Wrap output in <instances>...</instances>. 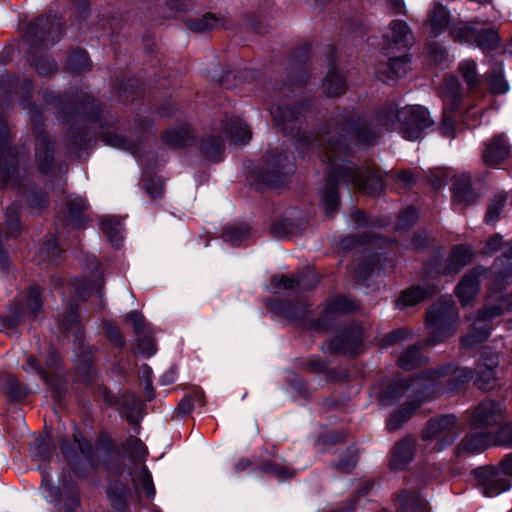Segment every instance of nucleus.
I'll return each instance as SVG.
<instances>
[{"instance_id": "f257e3e1", "label": "nucleus", "mask_w": 512, "mask_h": 512, "mask_svg": "<svg viewBox=\"0 0 512 512\" xmlns=\"http://www.w3.org/2000/svg\"><path fill=\"white\" fill-rule=\"evenodd\" d=\"M433 125L426 108L420 105L398 108L397 104L383 105L370 123L352 126L346 120H330L325 130L313 139L301 136L298 141L300 153L315 151L320 160L328 167L324 190L321 192L325 212L331 216L339 204L338 183L351 185L360 191L376 195L384 190L381 173L376 168L360 169L347 161L350 147L347 140H355L361 145H373L382 130H397L403 138L415 141L422 131Z\"/></svg>"}, {"instance_id": "f03ea898", "label": "nucleus", "mask_w": 512, "mask_h": 512, "mask_svg": "<svg viewBox=\"0 0 512 512\" xmlns=\"http://www.w3.org/2000/svg\"><path fill=\"white\" fill-rule=\"evenodd\" d=\"M495 278L489 289L488 303L478 314L471 333L462 338V345L472 348L486 341L490 328L486 322L500 316L504 310H512V257L501 256L493 263Z\"/></svg>"}, {"instance_id": "7ed1b4c3", "label": "nucleus", "mask_w": 512, "mask_h": 512, "mask_svg": "<svg viewBox=\"0 0 512 512\" xmlns=\"http://www.w3.org/2000/svg\"><path fill=\"white\" fill-rule=\"evenodd\" d=\"M426 380L424 373L421 376L413 378L408 381H396L388 385L380 394L379 402L383 406H391L398 401L405 393L411 389L420 399L417 402L406 403L405 406L394 412L387 421V428L389 430L398 429L404 422H406L414 411L418 408L420 403L426 399H430L429 391L425 387Z\"/></svg>"}, {"instance_id": "20e7f679", "label": "nucleus", "mask_w": 512, "mask_h": 512, "mask_svg": "<svg viewBox=\"0 0 512 512\" xmlns=\"http://www.w3.org/2000/svg\"><path fill=\"white\" fill-rule=\"evenodd\" d=\"M457 309L451 299H440L427 311L426 327L429 336L422 345L432 347L444 342L456 331Z\"/></svg>"}, {"instance_id": "39448f33", "label": "nucleus", "mask_w": 512, "mask_h": 512, "mask_svg": "<svg viewBox=\"0 0 512 512\" xmlns=\"http://www.w3.org/2000/svg\"><path fill=\"white\" fill-rule=\"evenodd\" d=\"M454 41L479 47L483 51L497 48L499 36L497 30L480 21L457 22L450 28Z\"/></svg>"}, {"instance_id": "423d86ee", "label": "nucleus", "mask_w": 512, "mask_h": 512, "mask_svg": "<svg viewBox=\"0 0 512 512\" xmlns=\"http://www.w3.org/2000/svg\"><path fill=\"white\" fill-rule=\"evenodd\" d=\"M11 134L6 120L0 113V180L7 186L17 172L25 153L10 145Z\"/></svg>"}, {"instance_id": "0eeeda50", "label": "nucleus", "mask_w": 512, "mask_h": 512, "mask_svg": "<svg viewBox=\"0 0 512 512\" xmlns=\"http://www.w3.org/2000/svg\"><path fill=\"white\" fill-rule=\"evenodd\" d=\"M293 164L287 154L277 155L268 152L264 164L256 171L259 182L271 187H280L286 181V176L292 171Z\"/></svg>"}, {"instance_id": "6e6552de", "label": "nucleus", "mask_w": 512, "mask_h": 512, "mask_svg": "<svg viewBox=\"0 0 512 512\" xmlns=\"http://www.w3.org/2000/svg\"><path fill=\"white\" fill-rule=\"evenodd\" d=\"M459 433L456 417L452 414H446L427 422L422 430V439L424 441L438 440L436 449L440 451L445 446L450 445Z\"/></svg>"}, {"instance_id": "1a4fd4ad", "label": "nucleus", "mask_w": 512, "mask_h": 512, "mask_svg": "<svg viewBox=\"0 0 512 512\" xmlns=\"http://www.w3.org/2000/svg\"><path fill=\"white\" fill-rule=\"evenodd\" d=\"M505 410L504 403L486 399L469 414V426L473 430L501 426L505 419Z\"/></svg>"}, {"instance_id": "9d476101", "label": "nucleus", "mask_w": 512, "mask_h": 512, "mask_svg": "<svg viewBox=\"0 0 512 512\" xmlns=\"http://www.w3.org/2000/svg\"><path fill=\"white\" fill-rule=\"evenodd\" d=\"M440 95L444 103V115L440 125V131L444 136H453L455 131V119L448 114L454 111L461 101V85L457 78L447 77L440 87Z\"/></svg>"}, {"instance_id": "9b49d317", "label": "nucleus", "mask_w": 512, "mask_h": 512, "mask_svg": "<svg viewBox=\"0 0 512 512\" xmlns=\"http://www.w3.org/2000/svg\"><path fill=\"white\" fill-rule=\"evenodd\" d=\"M32 129L35 135V158L39 170L43 173L48 172L53 164V144L49 140L42 128V118L35 107L31 108Z\"/></svg>"}, {"instance_id": "f8f14e48", "label": "nucleus", "mask_w": 512, "mask_h": 512, "mask_svg": "<svg viewBox=\"0 0 512 512\" xmlns=\"http://www.w3.org/2000/svg\"><path fill=\"white\" fill-rule=\"evenodd\" d=\"M424 376L426 380L425 387L429 391L430 398H432L438 392L439 385L447 381L442 379L448 377L450 381L455 382V385L464 384L472 379L473 372L468 368L448 366L439 370L427 371Z\"/></svg>"}, {"instance_id": "ddd939ff", "label": "nucleus", "mask_w": 512, "mask_h": 512, "mask_svg": "<svg viewBox=\"0 0 512 512\" xmlns=\"http://www.w3.org/2000/svg\"><path fill=\"white\" fill-rule=\"evenodd\" d=\"M384 41L387 54H391L393 49L405 52L413 44L414 35L405 21L394 20L389 25Z\"/></svg>"}, {"instance_id": "4468645a", "label": "nucleus", "mask_w": 512, "mask_h": 512, "mask_svg": "<svg viewBox=\"0 0 512 512\" xmlns=\"http://www.w3.org/2000/svg\"><path fill=\"white\" fill-rule=\"evenodd\" d=\"M475 478L483 493L488 497L498 495L510 487V479L503 476L495 467H482L474 471Z\"/></svg>"}, {"instance_id": "2eb2a0df", "label": "nucleus", "mask_w": 512, "mask_h": 512, "mask_svg": "<svg viewBox=\"0 0 512 512\" xmlns=\"http://www.w3.org/2000/svg\"><path fill=\"white\" fill-rule=\"evenodd\" d=\"M510 153V145L503 134L495 135L485 144L482 159L486 166L501 164Z\"/></svg>"}, {"instance_id": "dca6fc26", "label": "nucleus", "mask_w": 512, "mask_h": 512, "mask_svg": "<svg viewBox=\"0 0 512 512\" xmlns=\"http://www.w3.org/2000/svg\"><path fill=\"white\" fill-rule=\"evenodd\" d=\"M451 23L450 11L441 3H434L427 13L424 23L429 36L437 37L449 27Z\"/></svg>"}, {"instance_id": "f3484780", "label": "nucleus", "mask_w": 512, "mask_h": 512, "mask_svg": "<svg viewBox=\"0 0 512 512\" xmlns=\"http://www.w3.org/2000/svg\"><path fill=\"white\" fill-rule=\"evenodd\" d=\"M258 469L279 481L291 479L296 475V471L277 455H273L271 458L264 454L261 455L258 461Z\"/></svg>"}, {"instance_id": "a211bd4d", "label": "nucleus", "mask_w": 512, "mask_h": 512, "mask_svg": "<svg viewBox=\"0 0 512 512\" xmlns=\"http://www.w3.org/2000/svg\"><path fill=\"white\" fill-rule=\"evenodd\" d=\"M491 445H497L495 433L489 430H473L464 437L458 448L470 453H479Z\"/></svg>"}, {"instance_id": "6ab92c4d", "label": "nucleus", "mask_w": 512, "mask_h": 512, "mask_svg": "<svg viewBox=\"0 0 512 512\" xmlns=\"http://www.w3.org/2000/svg\"><path fill=\"white\" fill-rule=\"evenodd\" d=\"M486 273L484 268H474L464 275L455 292L462 305L468 304L478 293L480 278Z\"/></svg>"}, {"instance_id": "aec40b11", "label": "nucleus", "mask_w": 512, "mask_h": 512, "mask_svg": "<svg viewBox=\"0 0 512 512\" xmlns=\"http://www.w3.org/2000/svg\"><path fill=\"white\" fill-rule=\"evenodd\" d=\"M416 440L406 437L399 441L393 448L390 466L394 470L404 469L414 458Z\"/></svg>"}, {"instance_id": "412c9836", "label": "nucleus", "mask_w": 512, "mask_h": 512, "mask_svg": "<svg viewBox=\"0 0 512 512\" xmlns=\"http://www.w3.org/2000/svg\"><path fill=\"white\" fill-rule=\"evenodd\" d=\"M387 55L389 56V62L377 70L379 78L385 82L392 80L394 77L403 76L407 72L410 62L405 52H401L397 56H393L392 53Z\"/></svg>"}, {"instance_id": "4be33fe9", "label": "nucleus", "mask_w": 512, "mask_h": 512, "mask_svg": "<svg viewBox=\"0 0 512 512\" xmlns=\"http://www.w3.org/2000/svg\"><path fill=\"white\" fill-rule=\"evenodd\" d=\"M473 256V251L470 246L459 245L452 248L450 256L443 268V274L453 275L458 273L464 266H466Z\"/></svg>"}, {"instance_id": "5701e85b", "label": "nucleus", "mask_w": 512, "mask_h": 512, "mask_svg": "<svg viewBox=\"0 0 512 512\" xmlns=\"http://www.w3.org/2000/svg\"><path fill=\"white\" fill-rule=\"evenodd\" d=\"M41 309V289L31 287L25 295V303L21 307L20 314L15 316V322L18 323L24 319H35L40 314Z\"/></svg>"}, {"instance_id": "b1692460", "label": "nucleus", "mask_w": 512, "mask_h": 512, "mask_svg": "<svg viewBox=\"0 0 512 512\" xmlns=\"http://www.w3.org/2000/svg\"><path fill=\"white\" fill-rule=\"evenodd\" d=\"M270 283L272 287L282 290H290L295 287L308 289L315 285L316 278L312 272L298 277L274 275L272 276Z\"/></svg>"}, {"instance_id": "393cba45", "label": "nucleus", "mask_w": 512, "mask_h": 512, "mask_svg": "<svg viewBox=\"0 0 512 512\" xmlns=\"http://www.w3.org/2000/svg\"><path fill=\"white\" fill-rule=\"evenodd\" d=\"M497 360L494 358L480 360L476 367V384L482 390L491 389L496 381Z\"/></svg>"}, {"instance_id": "a878e982", "label": "nucleus", "mask_w": 512, "mask_h": 512, "mask_svg": "<svg viewBox=\"0 0 512 512\" xmlns=\"http://www.w3.org/2000/svg\"><path fill=\"white\" fill-rule=\"evenodd\" d=\"M67 215L63 218L65 225L72 227L80 225L84 212L88 208L86 200L81 196H69L66 199Z\"/></svg>"}, {"instance_id": "bb28decb", "label": "nucleus", "mask_w": 512, "mask_h": 512, "mask_svg": "<svg viewBox=\"0 0 512 512\" xmlns=\"http://www.w3.org/2000/svg\"><path fill=\"white\" fill-rule=\"evenodd\" d=\"M357 308V303L345 296L331 298L323 309V318L328 320L341 313L350 312Z\"/></svg>"}, {"instance_id": "cd10ccee", "label": "nucleus", "mask_w": 512, "mask_h": 512, "mask_svg": "<svg viewBox=\"0 0 512 512\" xmlns=\"http://www.w3.org/2000/svg\"><path fill=\"white\" fill-rule=\"evenodd\" d=\"M346 81L335 68H330L323 82V91L328 97H339L346 92Z\"/></svg>"}, {"instance_id": "c85d7f7f", "label": "nucleus", "mask_w": 512, "mask_h": 512, "mask_svg": "<svg viewBox=\"0 0 512 512\" xmlns=\"http://www.w3.org/2000/svg\"><path fill=\"white\" fill-rule=\"evenodd\" d=\"M101 230L108 237L110 243L119 247L122 240L123 221L117 216L105 217L101 221Z\"/></svg>"}, {"instance_id": "c756f323", "label": "nucleus", "mask_w": 512, "mask_h": 512, "mask_svg": "<svg viewBox=\"0 0 512 512\" xmlns=\"http://www.w3.org/2000/svg\"><path fill=\"white\" fill-rule=\"evenodd\" d=\"M225 136L232 139L235 143L245 144L251 138L249 127L242 123L239 118H231L225 124Z\"/></svg>"}, {"instance_id": "7c9ffc66", "label": "nucleus", "mask_w": 512, "mask_h": 512, "mask_svg": "<svg viewBox=\"0 0 512 512\" xmlns=\"http://www.w3.org/2000/svg\"><path fill=\"white\" fill-rule=\"evenodd\" d=\"M397 501L400 508L405 512H425L427 510V502L418 493L402 491Z\"/></svg>"}, {"instance_id": "2f4dec72", "label": "nucleus", "mask_w": 512, "mask_h": 512, "mask_svg": "<svg viewBox=\"0 0 512 512\" xmlns=\"http://www.w3.org/2000/svg\"><path fill=\"white\" fill-rule=\"evenodd\" d=\"M453 198L458 203L471 204L475 201L476 195L471 189L470 178L460 176L453 185Z\"/></svg>"}, {"instance_id": "473e14b6", "label": "nucleus", "mask_w": 512, "mask_h": 512, "mask_svg": "<svg viewBox=\"0 0 512 512\" xmlns=\"http://www.w3.org/2000/svg\"><path fill=\"white\" fill-rule=\"evenodd\" d=\"M162 139L167 145L172 147L185 146L191 139V130L188 125H181L178 128L164 132Z\"/></svg>"}, {"instance_id": "72a5a7b5", "label": "nucleus", "mask_w": 512, "mask_h": 512, "mask_svg": "<svg viewBox=\"0 0 512 512\" xmlns=\"http://www.w3.org/2000/svg\"><path fill=\"white\" fill-rule=\"evenodd\" d=\"M430 291L419 286H413L404 290L397 300L399 308L409 307L418 304L430 295Z\"/></svg>"}, {"instance_id": "f704fd0d", "label": "nucleus", "mask_w": 512, "mask_h": 512, "mask_svg": "<svg viewBox=\"0 0 512 512\" xmlns=\"http://www.w3.org/2000/svg\"><path fill=\"white\" fill-rule=\"evenodd\" d=\"M132 480L135 487L137 489H141L147 498H154L156 491L153 484L152 475L146 466H143L139 471L135 472L132 476Z\"/></svg>"}, {"instance_id": "c9c22d12", "label": "nucleus", "mask_w": 512, "mask_h": 512, "mask_svg": "<svg viewBox=\"0 0 512 512\" xmlns=\"http://www.w3.org/2000/svg\"><path fill=\"white\" fill-rule=\"evenodd\" d=\"M250 237V228L246 224L227 226L223 233V239L233 246L240 245Z\"/></svg>"}, {"instance_id": "e433bc0d", "label": "nucleus", "mask_w": 512, "mask_h": 512, "mask_svg": "<svg viewBox=\"0 0 512 512\" xmlns=\"http://www.w3.org/2000/svg\"><path fill=\"white\" fill-rule=\"evenodd\" d=\"M187 26L194 32H207L221 26V21L212 13H206L199 19L187 21Z\"/></svg>"}, {"instance_id": "4c0bfd02", "label": "nucleus", "mask_w": 512, "mask_h": 512, "mask_svg": "<svg viewBox=\"0 0 512 512\" xmlns=\"http://www.w3.org/2000/svg\"><path fill=\"white\" fill-rule=\"evenodd\" d=\"M57 358L56 355L51 354L50 360L46 361V367L42 366L38 359L34 356H28L26 359L25 364H23L22 368L26 372L36 373L39 374L41 378L44 380H47L48 378V371L47 369H52L53 366L56 364Z\"/></svg>"}, {"instance_id": "58836bf2", "label": "nucleus", "mask_w": 512, "mask_h": 512, "mask_svg": "<svg viewBox=\"0 0 512 512\" xmlns=\"http://www.w3.org/2000/svg\"><path fill=\"white\" fill-rule=\"evenodd\" d=\"M422 363L420 348L417 345L408 347L398 358V365L406 370H411Z\"/></svg>"}, {"instance_id": "ea45409f", "label": "nucleus", "mask_w": 512, "mask_h": 512, "mask_svg": "<svg viewBox=\"0 0 512 512\" xmlns=\"http://www.w3.org/2000/svg\"><path fill=\"white\" fill-rule=\"evenodd\" d=\"M271 115L275 124L282 127L283 130L288 128V122H293L298 118L296 107L291 108L276 106L271 109Z\"/></svg>"}, {"instance_id": "a19ab883", "label": "nucleus", "mask_w": 512, "mask_h": 512, "mask_svg": "<svg viewBox=\"0 0 512 512\" xmlns=\"http://www.w3.org/2000/svg\"><path fill=\"white\" fill-rule=\"evenodd\" d=\"M486 81L494 94H504L508 90V84L504 79L502 68L496 67L486 75Z\"/></svg>"}, {"instance_id": "79ce46f5", "label": "nucleus", "mask_w": 512, "mask_h": 512, "mask_svg": "<svg viewBox=\"0 0 512 512\" xmlns=\"http://www.w3.org/2000/svg\"><path fill=\"white\" fill-rule=\"evenodd\" d=\"M67 66L70 71L82 72L91 68L88 54L84 50H75L68 57Z\"/></svg>"}, {"instance_id": "37998d69", "label": "nucleus", "mask_w": 512, "mask_h": 512, "mask_svg": "<svg viewBox=\"0 0 512 512\" xmlns=\"http://www.w3.org/2000/svg\"><path fill=\"white\" fill-rule=\"evenodd\" d=\"M201 149L206 158L219 161L224 149L223 140L220 137H210L202 143Z\"/></svg>"}, {"instance_id": "c03bdc74", "label": "nucleus", "mask_w": 512, "mask_h": 512, "mask_svg": "<svg viewBox=\"0 0 512 512\" xmlns=\"http://www.w3.org/2000/svg\"><path fill=\"white\" fill-rule=\"evenodd\" d=\"M459 71L469 88L474 89L479 83L476 62L472 59L464 60L459 65Z\"/></svg>"}, {"instance_id": "a18cd8bd", "label": "nucleus", "mask_w": 512, "mask_h": 512, "mask_svg": "<svg viewBox=\"0 0 512 512\" xmlns=\"http://www.w3.org/2000/svg\"><path fill=\"white\" fill-rule=\"evenodd\" d=\"M506 200L507 196L504 194H498L491 200L485 215V222L487 224H493L497 221Z\"/></svg>"}, {"instance_id": "49530a36", "label": "nucleus", "mask_w": 512, "mask_h": 512, "mask_svg": "<svg viewBox=\"0 0 512 512\" xmlns=\"http://www.w3.org/2000/svg\"><path fill=\"white\" fill-rule=\"evenodd\" d=\"M358 455L355 449L349 448L339 462L335 463L333 467L340 473H350L356 466Z\"/></svg>"}, {"instance_id": "de8ad7c7", "label": "nucleus", "mask_w": 512, "mask_h": 512, "mask_svg": "<svg viewBox=\"0 0 512 512\" xmlns=\"http://www.w3.org/2000/svg\"><path fill=\"white\" fill-rule=\"evenodd\" d=\"M41 489L46 497L53 502H60L62 500V492L59 487H54L51 483V478L46 473H43L41 480Z\"/></svg>"}, {"instance_id": "09e8293b", "label": "nucleus", "mask_w": 512, "mask_h": 512, "mask_svg": "<svg viewBox=\"0 0 512 512\" xmlns=\"http://www.w3.org/2000/svg\"><path fill=\"white\" fill-rule=\"evenodd\" d=\"M126 448L136 459L144 460L147 455V448L144 443L136 437L127 439Z\"/></svg>"}, {"instance_id": "8fccbe9b", "label": "nucleus", "mask_w": 512, "mask_h": 512, "mask_svg": "<svg viewBox=\"0 0 512 512\" xmlns=\"http://www.w3.org/2000/svg\"><path fill=\"white\" fill-rule=\"evenodd\" d=\"M409 331L406 328H400L387 334L382 340L381 345L383 347L392 346L408 338Z\"/></svg>"}, {"instance_id": "3c124183", "label": "nucleus", "mask_w": 512, "mask_h": 512, "mask_svg": "<svg viewBox=\"0 0 512 512\" xmlns=\"http://www.w3.org/2000/svg\"><path fill=\"white\" fill-rule=\"evenodd\" d=\"M32 455L35 461L47 462L52 457V451L47 444L38 442L32 450Z\"/></svg>"}, {"instance_id": "603ef678", "label": "nucleus", "mask_w": 512, "mask_h": 512, "mask_svg": "<svg viewBox=\"0 0 512 512\" xmlns=\"http://www.w3.org/2000/svg\"><path fill=\"white\" fill-rule=\"evenodd\" d=\"M417 217V211L413 207H408L400 214L397 225L400 229H406L416 221Z\"/></svg>"}, {"instance_id": "864d4df0", "label": "nucleus", "mask_w": 512, "mask_h": 512, "mask_svg": "<svg viewBox=\"0 0 512 512\" xmlns=\"http://www.w3.org/2000/svg\"><path fill=\"white\" fill-rule=\"evenodd\" d=\"M497 445L512 446V423H507L499 427L498 433L495 434Z\"/></svg>"}, {"instance_id": "5fc2aeb1", "label": "nucleus", "mask_w": 512, "mask_h": 512, "mask_svg": "<svg viewBox=\"0 0 512 512\" xmlns=\"http://www.w3.org/2000/svg\"><path fill=\"white\" fill-rule=\"evenodd\" d=\"M33 65L35 66L36 71L42 76H48L52 74L56 69L54 60L47 57L34 62Z\"/></svg>"}, {"instance_id": "6e6d98bb", "label": "nucleus", "mask_w": 512, "mask_h": 512, "mask_svg": "<svg viewBox=\"0 0 512 512\" xmlns=\"http://www.w3.org/2000/svg\"><path fill=\"white\" fill-rule=\"evenodd\" d=\"M137 350L146 357H150L155 354L156 346L151 338L143 336L138 339Z\"/></svg>"}, {"instance_id": "4d7b16f0", "label": "nucleus", "mask_w": 512, "mask_h": 512, "mask_svg": "<svg viewBox=\"0 0 512 512\" xmlns=\"http://www.w3.org/2000/svg\"><path fill=\"white\" fill-rule=\"evenodd\" d=\"M126 319L132 324L136 335H140L144 332L145 319L141 313L132 311L126 316Z\"/></svg>"}, {"instance_id": "13d9d810", "label": "nucleus", "mask_w": 512, "mask_h": 512, "mask_svg": "<svg viewBox=\"0 0 512 512\" xmlns=\"http://www.w3.org/2000/svg\"><path fill=\"white\" fill-rule=\"evenodd\" d=\"M17 213V207L16 206H10L6 209V217L7 225H8V234L13 235L19 232L20 230V223L17 218H13L14 215Z\"/></svg>"}, {"instance_id": "bf43d9fd", "label": "nucleus", "mask_w": 512, "mask_h": 512, "mask_svg": "<svg viewBox=\"0 0 512 512\" xmlns=\"http://www.w3.org/2000/svg\"><path fill=\"white\" fill-rule=\"evenodd\" d=\"M191 0H165V6L172 13L186 11L190 6Z\"/></svg>"}, {"instance_id": "052dcab7", "label": "nucleus", "mask_w": 512, "mask_h": 512, "mask_svg": "<svg viewBox=\"0 0 512 512\" xmlns=\"http://www.w3.org/2000/svg\"><path fill=\"white\" fill-rule=\"evenodd\" d=\"M146 190L152 198L161 197L164 191V183L161 180H150L146 184Z\"/></svg>"}, {"instance_id": "680f3d73", "label": "nucleus", "mask_w": 512, "mask_h": 512, "mask_svg": "<svg viewBox=\"0 0 512 512\" xmlns=\"http://www.w3.org/2000/svg\"><path fill=\"white\" fill-rule=\"evenodd\" d=\"M353 342H358V337L356 336H353V341L350 343V339L347 340V341H343V340H339V339H335L333 340V342L331 343V348L335 351V352H343V353H347L350 351V348L353 346Z\"/></svg>"}, {"instance_id": "e2e57ef3", "label": "nucleus", "mask_w": 512, "mask_h": 512, "mask_svg": "<svg viewBox=\"0 0 512 512\" xmlns=\"http://www.w3.org/2000/svg\"><path fill=\"white\" fill-rule=\"evenodd\" d=\"M194 407L193 396H185L178 404L176 411L179 415H186L192 411Z\"/></svg>"}, {"instance_id": "0e129e2a", "label": "nucleus", "mask_w": 512, "mask_h": 512, "mask_svg": "<svg viewBox=\"0 0 512 512\" xmlns=\"http://www.w3.org/2000/svg\"><path fill=\"white\" fill-rule=\"evenodd\" d=\"M501 472L503 476L509 479L512 476V454L507 455L499 464L495 467Z\"/></svg>"}, {"instance_id": "69168bd1", "label": "nucleus", "mask_w": 512, "mask_h": 512, "mask_svg": "<svg viewBox=\"0 0 512 512\" xmlns=\"http://www.w3.org/2000/svg\"><path fill=\"white\" fill-rule=\"evenodd\" d=\"M500 246H501V237L498 235L492 236L487 240L486 245L483 248V253L492 254V253L496 252L497 250H499Z\"/></svg>"}, {"instance_id": "338daca9", "label": "nucleus", "mask_w": 512, "mask_h": 512, "mask_svg": "<svg viewBox=\"0 0 512 512\" xmlns=\"http://www.w3.org/2000/svg\"><path fill=\"white\" fill-rule=\"evenodd\" d=\"M78 322V314L72 310L60 321V325L64 330L71 329Z\"/></svg>"}, {"instance_id": "774afa93", "label": "nucleus", "mask_w": 512, "mask_h": 512, "mask_svg": "<svg viewBox=\"0 0 512 512\" xmlns=\"http://www.w3.org/2000/svg\"><path fill=\"white\" fill-rule=\"evenodd\" d=\"M43 249L46 251L47 256L50 258H55L59 256V251L57 250V242L55 239H48L43 244Z\"/></svg>"}]
</instances>
